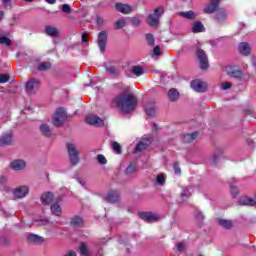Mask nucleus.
Masks as SVG:
<instances>
[{
	"instance_id": "nucleus-35",
	"label": "nucleus",
	"mask_w": 256,
	"mask_h": 256,
	"mask_svg": "<svg viewBox=\"0 0 256 256\" xmlns=\"http://www.w3.org/2000/svg\"><path fill=\"white\" fill-rule=\"evenodd\" d=\"M195 139H197V132H194L192 134H186L184 136V141L186 143H191V141H195Z\"/></svg>"
},
{
	"instance_id": "nucleus-8",
	"label": "nucleus",
	"mask_w": 256,
	"mask_h": 256,
	"mask_svg": "<svg viewBox=\"0 0 256 256\" xmlns=\"http://www.w3.org/2000/svg\"><path fill=\"white\" fill-rule=\"evenodd\" d=\"M86 123L88 125H93L94 127H103L104 125L103 119L96 115H88L86 117Z\"/></svg>"
},
{
	"instance_id": "nucleus-43",
	"label": "nucleus",
	"mask_w": 256,
	"mask_h": 256,
	"mask_svg": "<svg viewBox=\"0 0 256 256\" xmlns=\"http://www.w3.org/2000/svg\"><path fill=\"white\" fill-rule=\"evenodd\" d=\"M152 54L155 59H159V55H161V48H159V46H155Z\"/></svg>"
},
{
	"instance_id": "nucleus-6",
	"label": "nucleus",
	"mask_w": 256,
	"mask_h": 256,
	"mask_svg": "<svg viewBox=\"0 0 256 256\" xmlns=\"http://www.w3.org/2000/svg\"><path fill=\"white\" fill-rule=\"evenodd\" d=\"M190 85L191 89L196 93H205L207 91V82L200 79L193 80Z\"/></svg>"
},
{
	"instance_id": "nucleus-57",
	"label": "nucleus",
	"mask_w": 256,
	"mask_h": 256,
	"mask_svg": "<svg viewBox=\"0 0 256 256\" xmlns=\"http://www.w3.org/2000/svg\"><path fill=\"white\" fill-rule=\"evenodd\" d=\"M176 247H177L178 251H182L184 249V246L182 243L177 244Z\"/></svg>"
},
{
	"instance_id": "nucleus-26",
	"label": "nucleus",
	"mask_w": 256,
	"mask_h": 256,
	"mask_svg": "<svg viewBox=\"0 0 256 256\" xmlns=\"http://www.w3.org/2000/svg\"><path fill=\"white\" fill-rule=\"evenodd\" d=\"M51 213L52 215H55L56 217H61V214L63 213L61 210V206L57 203L51 205Z\"/></svg>"
},
{
	"instance_id": "nucleus-50",
	"label": "nucleus",
	"mask_w": 256,
	"mask_h": 256,
	"mask_svg": "<svg viewBox=\"0 0 256 256\" xmlns=\"http://www.w3.org/2000/svg\"><path fill=\"white\" fill-rule=\"evenodd\" d=\"M62 11L63 13H71V7H69V4H63Z\"/></svg>"
},
{
	"instance_id": "nucleus-14",
	"label": "nucleus",
	"mask_w": 256,
	"mask_h": 256,
	"mask_svg": "<svg viewBox=\"0 0 256 256\" xmlns=\"http://www.w3.org/2000/svg\"><path fill=\"white\" fill-rule=\"evenodd\" d=\"M10 166L14 171H23L27 167V163L24 160L17 159L12 161Z\"/></svg>"
},
{
	"instance_id": "nucleus-52",
	"label": "nucleus",
	"mask_w": 256,
	"mask_h": 256,
	"mask_svg": "<svg viewBox=\"0 0 256 256\" xmlns=\"http://www.w3.org/2000/svg\"><path fill=\"white\" fill-rule=\"evenodd\" d=\"M231 193H232L233 197H235L239 193V190H237V188H235V186H231Z\"/></svg>"
},
{
	"instance_id": "nucleus-46",
	"label": "nucleus",
	"mask_w": 256,
	"mask_h": 256,
	"mask_svg": "<svg viewBox=\"0 0 256 256\" xmlns=\"http://www.w3.org/2000/svg\"><path fill=\"white\" fill-rule=\"evenodd\" d=\"M146 39L149 45H155V38L153 37V34H146Z\"/></svg>"
},
{
	"instance_id": "nucleus-11",
	"label": "nucleus",
	"mask_w": 256,
	"mask_h": 256,
	"mask_svg": "<svg viewBox=\"0 0 256 256\" xmlns=\"http://www.w3.org/2000/svg\"><path fill=\"white\" fill-rule=\"evenodd\" d=\"M139 217L148 223H153V221H157V219H159V216L152 212H140Z\"/></svg>"
},
{
	"instance_id": "nucleus-49",
	"label": "nucleus",
	"mask_w": 256,
	"mask_h": 256,
	"mask_svg": "<svg viewBox=\"0 0 256 256\" xmlns=\"http://www.w3.org/2000/svg\"><path fill=\"white\" fill-rule=\"evenodd\" d=\"M9 81V76L7 74L0 75V83H7Z\"/></svg>"
},
{
	"instance_id": "nucleus-53",
	"label": "nucleus",
	"mask_w": 256,
	"mask_h": 256,
	"mask_svg": "<svg viewBox=\"0 0 256 256\" xmlns=\"http://www.w3.org/2000/svg\"><path fill=\"white\" fill-rule=\"evenodd\" d=\"M7 183V178L5 176L0 177V185H5Z\"/></svg>"
},
{
	"instance_id": "nucleus-38",
	"label": "nucleus",
	"mask_w": 256,
	"mask_h": 256,
	"mask_svg": "<svg viewBox=\"0 0 256 256\" xmlns=\"http://www.w3.org/2000/svg\"><path fill=\"white\" fill-rule=\"evenodd\" d=\"M180 197L182 201H185V199H188V197H191V191L189 190V188L183 189Z\"/></svg>"
},
{
	"instance_id": "nucleus-56",
	"label": "nucleus",
	"mask_w": 256,
	"mask_h": 256,
	"mask_svg": "<svg viewBox=\"0 0 256 256\" xmlns=\"http://www.w3.org/2000/svg\"><path fill=\"white\" fill-rule=\"evenodd\" d=\"M2 3L7 6H11V0H2Z\"/></svg>"
},
{
	"instance_id": "nucleus-58",
	"label": "nucleus",
	"mask_w": 256,
	"mask_h": 256,
	"mask_svg": "<svg viewBox=\"0 0 256 256\" xmlns=\"http://www.w3.org/2000/svg\"><path fill=\"white\" fill-rule=\"evenodd\" d=\"M48 220H40L38 225H47Z\"/></svg>"
},
{
	"instance_id": "nucleus-42",
	"label": "nucleus",
	"mask_w": 256,
	"mask_h": 256,
	"mask_svg": "<svg viewBox=\"0 0 256 256\" xmlns=\"http://www.w3.org/2000/svg\"><path fill=\"white\" fill-rule=\"evenodd\" d=\"M135 164H130L127 168H126V175H133V173H135Z\"/></svg>"
},
{
	"instance_id": "nucleus-60",
	"label": "nucleus",
	"mask_w": 256,
	"mask_h": 256,
	"mask_svg": "<svg viewBox=\"0 0 256 256\" xmlns=\"http://www.w3.org/2000/svg\"><path fill=\"white\" fill-rule=\"evenodd\" d=\"M97 23H98V25H101V24L103 23V19L98 18V19H97Z\"/></svg>"
},
{
	"instance_id": "nucleus-22",
	"label": "nucleus",
	"mask_w": 256,
	"mask_h": 256,
	"mask_svg": "<svg viewBox=\"0 0 256 256\" xmlns=\"http://www.w3.org/2000/svg\"><path fill=\"white\" fill-rule=\"evenodd\" d=\"M45 33L49 37H59V29L54 26H46Z\"/></svg>"
},
{
	"instance_id": "nucleus-13",
	"label": "nucleus",
	"mask_w": 256,
	"mask_h": 256,
	"mask_svg": "<svg viewBox=\"0 0 256 256\" xmlns=\"http://www.w3.org/2000/svg\"><path fill=\"white\" fill-rule=\"evenodd\" d=\"M144 109L148 117H155V115H157V106H155V103L153 102L146 103Z\"/></svg>"
},
{
	"instance_id": "nucleus-48",
	"label": "nucleus",
	"mask_w": 256,
	"mask_h": 256,
	"mask_svg": "<svg viewBox=\"0 0 256 256\" xmlns=\"http://www.w3.org/2000/svg\"><path fill=\"white\" fill-rule=\"evenodd\" d=\"M173 169H174L175 175H181V167H179L178 163H174Z\"/></svg>"
},
{
	"instance_id": "nucleus-28",
	"label": "nucleus",
	"mask_w": 256,
	"mask_h": 256,
	"mask_svg": "<svg viewBox=\"0 0 256 256\" xmlns=\"http://www.w3.org/2000/svg\"><path fill=\"white\" fill-rule=\"evenodd\" d=\"M40 133L45 137H51L52 135L51 128L47 124L40 125Z\"/></svg>"
},
{
	"instance_id": "nucleus-9",
	"label": "nucleus",
	"mask_w": 256,
	"mask_h": 256,
	"mask_svg": "<svg viewBox=\"0 0 256 256\" xmlns=\"http://www.w3.org/2000/svg\"><path fill=\"white\" fill-rule=\"evenodd\" d=\"M13 195L16 199H24L26 195H29V186H19L13 191Z\"/></svg>"
},
{
	"instance_id": "nucleus-62",
	"label": "nucleus",
	"mask_w": 256,
	"mask_h": 256,
	"mask_svg": "<svg viewBox=\"0 0 256 256\" xmlns=\"http://www.w3.org/2000/svg\"><path fill=\"white\" fill-rule=\"evenodd\" d=\"M26 1V3H32V1H35V0H24Z\"/></svg>"
},
{
	"instance_id": "nucleus-21",
	"label": "nucleus",
	"mask_w": 256,
	"mask_h": 256,
	"mask_svg": "<svg viewBox=\"0 0 256 256\" xmlns=\"http://www.w3.org/2000/svg\"><path fill=\"white\" fill-rule=\"evenodd\" d=\"M70 225L74 229H79V227L83 226V218L80 216H74L70 221Z\"/></svg>"
},
{
	"instance_id": "nucleus-24",
	"label": "nucleus",
	"mask_w": 256,
	"mask_h": 256,
	"mask_svg": "<svg viewBox=\"0 0 256 256\" xmlns=\"http://www.w3.org/2000/svg\"><path fill=\"white\" fill-rule=\"evenodd\" d=\"M168 99L169 101L175 102L179 99V91L177 89L172 88L168 91Z\"/></svg>"
},
{
	"instance_id": "nucleus-29",
	"label": "nucleus",
	"mask_w": 256,
	"mask_h": 256,
	"mask_svg": "<svg viewBox=\"0 0 256 256\" xmlns=\"http://www.w3.org/2000/svg\"><path fill=\"white\" fill-rule=\"evenodd\" d=\"M166 181H167V175H165V174H158L156 176L155 183H156V185H159V187H163V185H165Z\"/></svg>"
},
{
	"instance_id": "nucleus-59",
	"label": "nucleus",
	"mask_w": 256,
	"mask_h": 256,
	"mask_svg": "<svg viewBox=\"0 0 256 256\" xmlns=\"http://www.w3.org/2000/svg\"><path fill=\"white\" fill-rule=\"evenodd\" d=\"M66 256H77V254L74 251H70Z\"/></svg>"
},
{
	"instance_id": "nucleus-44",
	"label": "nucleus",
	"mask_w": 256,
	"mask_h": 256,
	"mask_svg": "<svg viewBox=\"0 0 256 256\" xmlns=\"http://www.w3.org/2000/svg\"><path fill=\"white\" fill-rule=\"evenodd\" d=\"M97 161L100 163V165H107V158H105L103 154H99L97 156Z\"/></svg>"
},
{
	"instance_id": "nucleus-31",
	"label": "nucleus",
	"mask_w": 256,
	"mask_h": 256,
	"mask_svg": "<svg viewBox=\"0 0 256 256\" xmlns=\"http://www.w3.org/2000/svg\"><path fill=\"white\" fill-rule=\"evenodd\" d=\"M115 29H123V27H127V19L121 18L115 22Z\"/></svg>"
},
{
	"instance_id": "nucleus-23",
	"label": "nucleus",
	"mask_w": 256,
	"mask_h": 256,
	"mask_svg": "<svg viewBox=\"0 0 256 256\" xmlns=\"http://www.w3.org/2000/svg\"><path fill=\"white\" fill-rule=\"evenodd\" d=\"M106 200L109 203H115L119 200V193L117 191H110L106 196Z\"/></svg>"
},
{
	"instance_id": "nucleus-1",
	"label": "nucleus",
	"mask_w": 256,
	"mask_h": 256,
	"mask_svg": "<svg viewBox=\"0 0 256 256\" xmlns=\"http://www.w3.org/2000/svg\"><path fill=\"white\" fill-rule=\"evenodd\" d=\"M137 97L132 93L122 92L114 100L113 105L120 113H132L137 109Z\"/></svg>"
},
{
	"instance_id": "nucleus-17",
	"label": "nucleus",
	"mask_w": 256,
	"mask_h": 256,
	"mask_svg": "<svg viewBox=\"0 0 256 256\" xmlns=\"http://www.w3.org/2000/svg\"><path fill=\"white\" fill-rule=\"evenodd\" d=\"M13 142V134L11 132L6 133L0 138V145L3 147L5 145H11Z\"/></svg>"
},
{
	"instance_id": "nucleus-7",
	"label": "nucleus",
	"mask_w": 256,
	"mask_h": 256,
	"mask_svg": "<svg viewBox=\"0 0 256 256\" xmlns=\"http://www.w3.org/2000/svg\"><path fill=\"white\" fill-rule=\"evenodd\" d=\"M226 73L229 77H233L234 79H241L243 77V71L239 66H227Z\"/></svg>"
},
{
	"instance_id": "nucleus-20",
	"label": "nucleus",
	"mask_w": 256,
	"mask_h": 256,
	"mask_svg": "<svg viewBox=\"0 0 256 256\" xmlns=\"http://www.w3.org/2000/svg\"><path fill=\"white\" fill-rule=\"evenodd\" d=\"M216 20L218 23H223V21L227 20V11L223 8H218L216 12Z\"/></svg>"
},
{
	"instance_id": "nucleus-54",
	"label": "nucleus",
	"mask_w": 256,
	"mask_h": 256,
	"mask_svg": "<svg viewBox=\"0 0 256 256\" xmlns=\"http://www.w3.org/2000/svg\"><path fill=\"white\" fill-rule=\"evenodd\" d=\"M89 42V38H87V35L83 34L82 35V43H88Z\"/></svg>"
},
{
	"instance_id": "nucleus-36",
	"label": "nucleus",
	"mask_w": 256,
	"mask_h": 256,
	"mask_svg": "<svg viewBox=\"0 0 256 256\" xmlns=\"http://www.w3.org/2000/svg\"><path fill=\"white\" fill-rule=\"evenodd\" d=\"M48 69H51V63L49 62H42L38 66V71H48Z\"/></svg>"
},
{
	"instance_id": "nucleus-34",
	"label": "nucleus",
	"mask_w": 256,
	"mask_h": 256,
	"mask_svg": "<svg viewBox=\"0 0 256 256\" xmlns=\"http://www.w3.org/2000/svg\"><path fill=\"white\" fill-rule=\"evenodd\" d=\"M182 17H184L185 19H196L197 18V14H195V12L193 11H187V12H182Z\"/></svg>"
},
{
	"instance_id": "nucleus-15",
	"label": "nucleus",
	"mask_w": 256,
	"mask_h": 256,
	"mask_svg": "<svg viewBox=\"0 0 256 256\" xmlns=\"http://www.w3.org/2000/svg\"><path fill=\"white\" fill-rule=\"evenodd\" d=\"M238 51L240 55H244L245 57H247V55H251V46H249L247 42H241L238 45Z\"/></svg>"
},
{
	"instance_id": "nucleus-3",
	"label": "nucleus",
	"mask_w": 256,
	"mask_h": 256,
	"mask_svg": "<svg viewBox=\"0 0 256 256\" xmlns=\"http://www.w3.org/2000/svg\"><path fill=\"white\" fill-rule=\"evenodd\" d=\"M67 120V112H65V109L58 108L56 109L53 117H52V123L55 127H61Z\"/></svg>"
},
{
	"instance_id": "nucleus-4",
	"label": "nucleus",
	"mask_w": 256,
	"mask_h": 256,
	"mask_svg": "<svg viewBox=\"0 0 256 256\" xmlns=\"http://www.w3.org/2000/svg\"><path fill=\"white\" fill-rule=\"evenodd\" d=\"M67 151L71 165H77V163H79V150H77V146L73 143H68Z\"/></svg>"
},
{
	"instance_id": "nucleus-45",
	"label": "nucleus",
	"mask_w": 256,
	"mask_h": 256,
	"mask_svg": "<svg viewBox=\"0 0 256 256\" xmlns=\"http://www.w3.org/2000/svg\"><path fill=\"white\" fill-rule=\"evenodd\" d=\"M107 73L110 75H119V71L115 67L106 68Z\"/></svg>"
},
{
	"instance_id": "nucleus-2",
	"label": "nucleus",
	"mask_w": 256,
	"mask_h": 256,
	"mask_svg": "<svg viewBox=\"0 0 256 256\" xmlns=\"http://www.w3.org/2000/svg\"><path fill=\"white\" fill-rule=\"evenodd\" d=\"M165 13V8L163 6H159L154 9V12L150 14L147 18V23L150 27H157L159 25V21L161 17H163Z\"/></svg>"
},
{
	"instance_id": "nucleus-55",
	"label": "nucleus",
	"mask_w": 256,
	"mask_h": 256,
	"mask_svg": "<svg viewBox=\"0 0 256 256\" xmlns=\"http://www.w3.org/2000/svg\"><path fill=\"white\" fill-rule=\"evenodd\" d=\"M46 3H48L49 5H55V3H57V0H45Z\"/></svg>"
},
{
	"instance_id": "nucleus-30",
	"label": "nucleus",
	"mask_w": 256,
	"mask_h": 256,
	"mask_svg": "<svg viewBox=\"0 0 256 256\" xmlns=\"http://www.w3.org/2000/svg\"><path fill=\"white\" fill-rule=\"evenodd\" d=\"M28 241L31 243H43L44 239L41 236H38L36 234H30L27 237Z\"/></svg>"
},
{
	"instance_id": "nucleus-10",
	"label": "nucleus",
	"mask_w": 256,
	"mask_h": 256,
	"mask_svg": "<svg viewBox=\"0 0 256 256\" xmlns=\"http://www.w3.org/2000/svg\"><path fill=\"white\" fill-rule=\"evenodd\" d=\"M151 145V138L144 137L142 140L136 145L135 153H139L140 151H145L147 147Z\"/></svg>"
},
{
	"instance_id": "nucleus-12",
	"label": "nucleus",
	"mask_w": 256,
	"mask_h": 256,
	"mask_svg": "<svg viewBox=\"0 0 256 256\" xmlns=\"http://www.w3.org/2000/svg\"><path fill=\"white\" fill-rule=\"evenodd\" d=\"M106 45H107V32L102 31L98 35V46H99L101 53H103V51H105Z\"/></svg>"
},
{
	"instance_id": "nucleus-37",
	"label": "nucleus",
	"mask_w": 256,
	"mask_h": 256,
	"mask_svg": "<svg viewBox=\"0 0 256 256\" xmlns=\"http://www.w3.org/2000/svg\"><path fill=\"white\" fill-rule=\"evenodd\" d=\"M80 254L83 256H89V248H87V244L82 243L80 245Z\"/></svg>"
},
{
	"instance_id": "nucleus-41",
	"label": "nucleus",
	"mask_w": 256,
	"mask_h": 256,
	"mask_svg": "<svg viewBox=\"0 0 256 256\" xmlns=\"http://www.w3.org/2000/svg\"><path fill=\"white\" fill-rule=\"evenodd\" d=\"M112 149H113V151H115V153L117 155H120V153H121V145H119V143L113 142L112 143Z\"/></svg>"
},
{
	"instance_id": "nucleus-25",
	"label": "nucleus",
	"mask_w": 256,
	"mask_h": 256,
	"mask_svg": "<svg viewBox=\"0 0 256 256\" xmlns=\"http://www.w3.org/2000/svg\"><path fill=\"white\" fill-rule=\"evenodd\" d=\"M41 201L43 205H49L53 201V194L51 192L44 193L41 196Z\"/></svg>"
},
{
	"instance_id": "nucleus-47",
	"label": "nucleus",
	"mask_w": 256,
	"mask_h": 256,
	"mask_svg": "<svg viewBox=\"0 0 256 256\" xmlns=\"http://www.w3.org/2000/svg\"><path fill=\"white\" fill-rule=\"evenodd\" d=\"M231 87H233V84H231V82L221 84L222 91H227V89H231Z\"/></svg>"
},
{
	"instance_id": "nucleus-5",
	"label": "nucleus",
	"mask_w": 256,
	"mask_h": 256,
	"mask_svg": "<svg viewBox=\"0 0 256 256\" xmlns=\"http://www.w3.org/2000/svg\"><path fill=\"white\" fill-rule=\"evenodd\" d=\"M197 58L200 62V69H209V58H207V54L203 49L196 50Z\"/></svg>"
},
{
	"instance_id": "nucleus-33",
	"label": "nucleus",
	"mask_w": 256,
	"mask_h": 256,
	"mask_svg": "<svg viewBox=\"0 0 256 256\" xmlns=\"http://www.w3.org/2000/svg\"><path fill=\"white\" fill-rule=\"evenodd\" d=\"M219 225H221V227H224V229H231L233 223L231 222V220L220 219Z\"/></svg>"
},
{
	"instance_id": "nucleus-39",
	"label": "nucleus",
	"mask_w": 256,
	"mask_h": 256,
	"mask_svg": "<svg viewBox=\"0 0 256 256\" xmlns=\"http://www.w3.org/2000/svg\"><path fill=\"white\" fill-rule=\"evenodd\" d=\"M130 23L133 27H139L141 25V19L137 17L130 18Z\"/></svg>"
},
{
	"instance_id": "nucleus-18",
	"label": "nucleus",
	"mask_w": 256,
	"mask_h": 256,
	"mask_svg": "<svg viewBox=\"0 0 256 256\" xmlns=\"http://www.w3.org/2000/svg\"><path fill=\"white\" fill-rule=\"evenodd\" d=\"M115 7L116 11H119V13H123L124 15H127L132 11L131 6L123 3H117Z\"/></svg>"
},
{
	"instance_id": "nucleus-19",
	"label": "nucleus",
	"mask_w": 256,
	"mask_h": 256,
	"mask_svg": "<svg viewBox=\"0 0 256 256\" xmlns=\"http://www.w3.org/2000/svg\"><path fill=\"white\" fill-rule=\"evenodd\" d=\"M215 11H219V3L211 0V3L204 8V13L211 14L215 13Z\"/></svg>"
},
{
	"instance_id": "nucleus-27",
	"label": "nucleus",
	"mask_w": 256,
	"mask_h": 256,
	"mask_svg": "<svg viewBox=\"0 0 256 256\" xmlns=\"http://www.w3.org/2000/svg\"><path fill=\"white\" fill-rule=\"evenodd\" d=\"M205 26L201 22H195L192 26V33H203Z\"/></svg>"
},
{
	"instance_id": "nucleus-51",
	"label": "nucleus",
	"mask_w": 256,
	"mask_h": 256,
	"mask_svg": "<svg viewBox=\"0 0 256 256\" xmlns=\"http://www.w3.org/2000/svg\"><path fill=\"white\" fill-rule=\"evenodd\" d=\"M195 217L198 221H203V213L196 212Z\"/></svg>"
},
{
	"instance_id": "nucleus-32",
	"label": "nucleus",
	"mask_w": 256,
	"mask_h": 256,
	"mask_svg": "<svg viewBox=\"0 0 256 256\" xmlns=\"http://www.w3.org/2000/svg\"><path fill=\"white\" fill-rule=\"evenodd\" d=\"M132 73L134 75H136V77H141V75H143V73H145V72L143 70V67H141V66H133L132 67Z\"/></svg>"
},
{
	"instance_id": "nucleus-40",
	"label": "nucleus",
	"mask_w": 256,
	"mask_h": 256,
	"mask_svg": "<svg viewBox=\"0 0 256 256\" xmlns=\"http://www.w3.org/2000/svg\"><path fill=\"white\" fill-rule=\"evenodd\" d=\"M0 45H7V47L11 46V39L6 36L0 37Z\"/></svg>"
},
{
	"instance_id": "nucleus-61",
	"label": "nucleus",
	"mask_w": 256,
	"mask_h": 256,
	"mask_svg": "<svg viewBox=\"0 0 256 256\" xmlns=\"http://www.w3.org/2000/svg\"><path fill=\"white\" fill-rule=\"evenodd\" d=\"M3 15H4L3 11H0V21L1 19H3Z\"/></svg>"
},
{
	"instance_id": "nucleus-16",
	"label": "nucleus",
	"mask_w": 256,
	"mask_h": 256,
	"mask_svg": "<svg viewBox=\"0 0 256 256\" xmlns=\"http://www.w3.org/2000/svg\"><path fill=\"white\" fill-rule=\"evenodd\" d=\"M35 89H39V80L32 78L26 83L27 93H33Z\"/></svg>"
}]
</instances>
